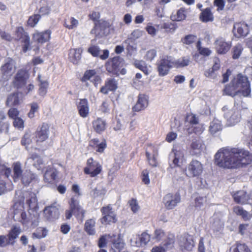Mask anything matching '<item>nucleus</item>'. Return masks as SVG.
Listing matches in <instances>:
<instances>
[{"mask_svg": "<svg viewBox=\"0 0 252 252\" xmlns=\"http://www.w3.org/2000/svg\"><path fill=\"white\" fill-rule=\"evenodd\" d=\"M124 60L120 56L111 58L105 63L106 70L110 74L118 76L120 74L125 75L126 69L124 67Z\"/></svg>", "mask_w": 252, "mask_h": 252, "instance_id": "20e7f679", "label": "nucleus"}, {"mask_svg": "<svg viewBox=\"0 0 252 252\" xmlns=\"http://www.w3.org/2000/svg\"><path fill=\"white\" fill-rule=\"evenodd\" d=\"M47 234V230L44 227H39L36 229V232L32 234L33 239H41L46 237Z\"/></svg>", "mask_w": 252, "mask_h": 252, "instance_id": "3c124183", "label": "nucleus"}, {"mask_svg": "<svg viewBox=\"0 0 252 252\" xmlns=\"http://www.w3.org/2000/svg\"><path fill=\"white\" fill-rule=\"evenodd\" d=\"M95 219H89L86 220L84 224V229L89 235H94L95 233Z\"/></svg>", "mask_w": 252, "mask_h": 252, "instance_id": "f704fd0d", "label": "nucleus"}, {"mask_svg": "<svg viewBox=\"0 0 252 252\" xmlns=\"http://www.w3.org/2000/svg\"><path fill=\"white\" fill-rule=\"evenodd\" d=\"M118 88V81L114 78H108L105 81L104 85L101 87L99 92L107 94L109 92H115Z\"/></svg>", "mask_w": 252, "mask_h": 252, "instance_id": "f3484780", "label": "nucleus"}, {"mask_svg": "<svg viewBox=\"0 0 252 252\" xmlns=\"http://www.w3.org/2000/svg\"><path fill=\"white\" fill-rule=\"evenodd\" d=\"M39 106L36 102H33L31 104V109L28 113V117L30 118H33L34 117V114L39 109Z\"/></svg>", "mask_w": 252, "mask_h": 252, "instance_id": "680f3d73", "label": "nucleus"}, {"mask_svg": "<svg viewBox=\"0 0 252 252\" xmlns=\"http://www.w3.org/2000/svg\"><path fill=\"white\" fill-rule=\"evenodd\" d=\"M174 241L172 238H167L162 244L158 247V252H165L166 250L171 249L173 247Z\"/></svg>", "mask_w": 252, "mask_h": 252, "instance_id": "37998d69", "label": "nucleus"}, {"mask_svg": "<svg viewBox=\"0 0 252 252\" xmlns=\"http://www.w3.org/2000/svg\"><path fill=\"white\" fill-rule=\"evenodd\" d=\"M13 174L12 175V178L13 181L15 182H16L20 178H21L22 176V172L23 170L22 169V167L21 164L19 162H16L13 163L12 165Z\"/></svg>", "mask_w": 252, "mask_h": 252, "instance_id": "4c0bfd02", "label": "nucleus"}, {"mask_svg": "<svg viewBox=\"0 0 252 252\" xmlns=\"http://www.w3.org/2000/svg\"><path fill=\"white\" fill-rule=\"evenodd\" d=\"M102 217L99 219L101 224L104 226L111 225L117 222V215L113 210L111 204L103 206L100 209Z\"/></svg>", "mask_w": 252, "mask_h": 252, "instance_id": "423d86ee", "label": "nucleus"}, {"mask_svg": "<svg viewBox=\"0 0 252 252\" xmlns=\"http://www.w3.org/2000/svg\"><path fill=\"white\" fill-rule=\"evenodd\" d=\"M88 52L93 57H96L99 55L100 50L98 46L93 45L88 48Z\"/></svg>", "mask_w": 252, "mask_h": 252, "instance_id": "0e129e2a", "label": "nucleus"}, {"mask_svg": "<svg viewBox=\"0 0 252 252\" xmlns=\"http://www.w3.org/2000/svg\"><path fill=\"white\" fill-rule=\"evenodd\" d=\"M231 82V84L235 86L238 90H240V93H241L244 96L250 95V84L246 77L239 74Z\"/></svg>", "mask_w": 252, "mask_h": 252, "instance_id": "0eeeda50", "label": "nucleus"}, {"mask_svg": "<svg viewBox=\"0 0 252 252\" xmlns=\"http://www.w3.org/2000/svg\"><path fill=\"white\" fill-rule=\"evenodd\" d=\"M179 245L182 251H190L194 246V242L191 235L186 234L179 239Z\"/></svg>", "mask_w": 252, "mask_h": 252, "instance_id": "2eb2a0df", "label": "nucleus"}, {"mask_svg": "<svg viewBox=\"0 0 252 252\" xmlns=\"http://www.w3.org/2000/svg\"><path fill=\"white\" fill-rule=\"evenodd\" d=\"M134 65L135 67L142 71L145 74H148V68L144 62L136 60L134 62Z\"/></svg>", "mask_w": 252, "mask_h": 252, "instance_id": "6e6d98bb", "label": "nucleus"}, {"mask_svg": "<svg viewBox=\"0 0 252 252\" xmlns=\"http://www.w3.org/2000/svg\"><path fill=\"white\" fill-rule=\"evenodd\" d=\"M128 204L133 213H136L140 209V206L136 199L132 198L128 201Z\"/></svg>", "mask_w": 252, "mask_h": 252, "instance_id": "5fc2aeb1", "label": "nucleus"}, {"mask_svg": "<svg viewBox=\"0 0 252 252\" xmlns=\"http://www.w3.org/2000/svg\"><path fill=\"white\" fill-rule=\"evenodd\" d=\"M97 138H93L89 141V146L95 149L99 153H103L107 147V143L105 139H103L100 143Z\"/></svg>", "mask_w": 252, "mask_h": 252, "instance_id": "a878e982", "label": "nucleus"}, {"mask_svg": "<svg viewBox=\"0 0 252 252\" xmlns=\"http://www.w3.org/2000/svg\"><path fill=\"white\" fill-rule=\"evenodd\" d=\"M221 130V125L220 121L218 120L213 121L209 126V131L212 134H215Z\"/></svg>", "mask_w": 252, "mask_h": 252, "instance_id": "de8ad7c7", "label": "nucleus"}, {"mask_svg": "<svg viewBox=\"0 0 252 252\" xmlns=\"http://www.w3.org/2000/svg\"><path fill=\"white\" fill-rule=\"evenodd\" d=\"M110 27V24L108 21L104 20L103 19H100L97 23H95L93 29L91 31V33H94L96 35L98 34L99 33H97L96 31L99 30L101 31H104Z\"/></svg>", "mask_w": 252, "mask_h": 252, "instance_id": "473e14b6", "label": "nucleus"}, {"mask_svg": "<svg viewBox=\"0 0 252 252\" xmlns=\"http://www.w3.org/2000/svg\"><path fill=\"white\" fill-rule=\"evenodd\" d=\"M88 17L90 20L94 22V25L95 23L100 20V13L98 11H93L89 14Z\"/></svg>", "mask_w": 252, "mask_h": 252, "instance_id": "13d9d810", "label": "nucleus"}, {"mask_svg": "<svg viewBox=\"0 0 252 252\" xmlns=\"http://www.w3.org/2000/svg\"><path fill=\"white\" fill-rule=\"evenodd\" d=\"M20 233L21 229L19 227L15 226L12 227L7 236L9 239V243H10L11 245H13L14 244L15 239L18 237Z\"/></svg>", "mask_w": 252, "mask_h": 252, "instance_id": "e433bc0d", "label": "nucleus"}, {"mask_svg": "<svg viewBox=\"0 0 252 252\" xmlns=\"http://www.w3.org/2000/svg\"><path fill=\"white\" fill-rule=\"evenodd\" d=\"M45 217L48 220H53L58 217L59 210L54 206H48L44 210Z\"/></svg>", "mask_w": 252, "mask_h": 252, "instance_id": "2f4dec72", "label": "nucleus"}, {"mask_svg": "<svg viewBox=\"0 0 252 252\" xmlns=\"http://www.w3.org/2000/svg\"><path fill=\"white\" fill-rule=\"evenodd\" d=\"M96 72L95 69L87 70L84 72L82 77L81 78L80 81L82 82L86 83V85L88 86L87 81L90 80L92 77L94 76V78L92 80V82L95 86H96L98 83L101 82V78L99 75H96Z\"/></svg>", "mask_w": 252, "mask_h": 252, "instance_id": "a211bd4d", "label": "nucleus"}, {"mask_svg": "<svg viewBox=\"0 0 252 252\" xmlns=\"http://www.w3.org/2000/svg\"><path fill=\"white\" fill-rule=\"evenodd\" d=\"M58 171L53 166H48L44 174V181L45 183L53 184L56 180Z\"/></svg>", "mask_w": 252, "mask_h": 252, "instance_id": "412c9836", "label": "nucleus"}, {"mask_svg": "<svg viewBox=\"0 0 252 252\" xmlns=\"http://www.w3.org/2000/svg\"><path fill=\"white\" fill-rule=\"evenodd\" d=\"M233 33L237 37L246 36L249 33L248 26L245 23H237L234 25Z\"/></svg>", "mask_w": 252, "mask_h": 252, "instance_id": "4be33fe9", "label": "nucleus"}, {"mask_svg": "<svg viewBox=\"0 0 252 252\" xmlns=\"http://www.w3.org/2000/svg\"><path fill=\"white\" fill-rule=\"evenodd\" d=\"M41 18V15L39 14H34L30 16L27 21L26 26L30 28L35 27Z\"/></svg>", "mask_w": 252, "mask_h": 252, "instance_id": "c03bdc74", "label": "nucleus"}, {"mask_svg": "<svg viewBox=\"0 0 252 252\" xmlns=\"http://www.w3.org/2000/svg\"><path fill=\"white\" fill-rule=\"evenodd\" d=\"M69 209L65 211L66 220H70L73 215L76 220L81 222L84 220L86 211L80 204L78 199L75 197H72L68 202Z\"/></svg>", "mask_w": 252, "mask_h": 252, "instance_id": "7ed1b4c3", "label": "nucleus"}, {"mask_svg": "<svg viewBox=\"0 0 252 252\" xmlns=\"http://www.w3.org/2000/svg\"><path fill=\"white\" fill-rule=\"evenodd\" d=\"M184 156V154L182 151L178 150L177 148L174 147L169 155V158L172 160L174 165L176 166L178 165L179 161L182 159Z\"/></svg>", "mask_w": 252, "mask_h": 252, "instance_id": "72a5a7b5", "label": "nucleus"}, {"mask_svg": "<svg viewBox=\"0 0 252 252\" xmlns=\"http://www.w3.org/2000/svg\"><path fill=\"white\" fill-rule=\"evenodd\" d=\"M203 145V141L199 138L193 139L190 145L189 152L190 154L196 155L200 153Z\"/></svg>", "mask_w": 252, "mask_h": 252, "instance_id": "c756f323", "label": "nucleus"}, {"mask_svg": "<svg viewBox=\"0 0 252 252\" xmlns=\"http://www.w3.org/2000/svg\"><path fill=\"white\" fill-rule=\"evenodd\" d=\"M20 93L18 92L10 94L7 96L5 102L7 106H16L20 104L21 99L19 97Z\"/></svg>", "mask_w": 252, "mask_h": 252, "instance_id": "7c9ffc66", "label": "nucleus"}, {"mask_svg": "<svg viewBox=\"0 0 252 252\" xmlns=\"http://www.w3.org/2000/svg\"><path fill=\"white\" fill-rule=\"evenodd\" d=\"M29 76V73L26 69L18 70L12 81L13 87L17 89L23 88L26 85Z\"/></svg>", "mask_w": 252, "mask_h": 252, "instance_id": "9b49d317", "label": "nucleus"}, {"mask_svg": "<svg viewBox=\"0 0 252 252\" xmlns=\"http://www.w3.org/2000/svg\"><path fill=\"white\" fill-rule=\"evenodd\" d=\"M216 164L220 167L239 168L252 161V154L242 148H222L215 156Z\"/></svg>", "mask_w": 252, "mask_h": 252, "instance_id": "f257e3e1", "label": "nucleus"}, {"mask_svg": "<svg viewBox=\"0 0 252 252\" xmlns=\"http://www.w3.org/2000/svg\"><path fill=\"white\" fill-rule=\"evenodd\" d=\"M204 75L209 78L216 79L219 74H217L211 68H209L204 72Z\"/></svg>", "mask_w": 252, "mask_h": 252, "instance_id": "774afa93", "label": "nucleus"}, {"mask_svg": "<svg viewBox=\"0 0 252 252\" xmlns=\"http://www.w3.org/2000/svg\"><path fill=\"white\" fill-rule=\"evenodd\" d=\"M14 40L20 41L22 44V51L24 53L31 49L30 37L22 26L17 27L14 33Z\"/></svg>", "mask_w": 252, "mask_h": 252, "instance_id": "39448f33", "label": "nucleus"}, {"mask_svg": "<svg viewBox=\"0 0 252 252\" xmlns=\"http://www.w3.org/2000/svg\"><path fill=\"white\" fill-rule=\"evenodd\" d=\"M215 48L217 52L220 54H224L227 52L230 48V45L226 42L224 39L220 37L215 42Z\"/></svg>", "mask_w": 252, "mask_h": 252, "instance_id": "393cba45", "label": "nucleus"}, {"mask_svg": "<svg viewBox=\"0 0 252 252\" xmlns=\"http://www.w3.org/2000/svg\"><path fill=\"white\" fill-rule=\"evenodd\" d=\"M13 60L8 58L7 61L0 67V71L3 78L8 80L12 75Z\"/></svg>", "mask_w": 252, "mask_h": 252, "instance_id": "5701e85b", "label": "nucleus"}, {"mask_svg": "<svg viewBox=\"0 0 252 252\" xmlns=\"http://www.w3.org/2000/svg\"><path fill=\"white\" fill-rule=\"evenodd\" d=\"M190 63L189 57H183L178 60H175L171 57H166L160 61L158 65V73L160 75H166L170 69L172 67L177 68L184 67L188 66Z\"/></svg>", "mask_w": 252, "mask_h": 252, "instance_id": "f03ea898", "label": "nucleus"}, {"mask_svg": "<svg viewBox=\"0 0 252 252\" xmlns=\"http://www.w3.org/2000/svg\"><path fill=\"white\" fill-rule=\"evenodd\" d=\"M24 197L26 198V204L28 205L29 209L36 211L38 207L36 195L32 192L27 191Z\"/></svg>", "mask_w": 252, "mask_h": 252, "instance_id": "aec40b11", "label": "nucleus"}, {"mask_svg": "<svg viewBox=\"0 0 252 252\" xmlns=\"http://www.w3.org/2000/svg\"><path fill=\"white\" fill-rule=\"evenodd\" d=\"M203 171L202 164L196 159L192 160L188 165L186 169V174L189 178L200 176Z\"/></svg>", "mask_w": 252, "mask_h": 252, "instance_id": "1a4fd4ad", "label": "nucleus"}, {"mask_svg": "<svg viewBox=\"0 0 252 252\" xmlns=\"http://www.w3.org/2000/svg\"><path fill=\"white\" fill-rule=\"evenodd\" d=\"M0 37L2 39L8 42L12 41L13 39V37L11 36L10 33L2 31L0 28Z\"/></svg>", "mask_w": 252, "mask_h": 252, "instance_id": "e2e57ef3", "label": "nucleus"}, {"mask_svg": "<svg viewBox=\"0 0 252 252\" xmlns=\"http://www.w3.org/2000/svg\"><path fill=\"white\" fill-rule=\"evenodd\" d=\"M211 68L217 74H219V70L220 68V61L218 58H215L213 59V65Z\"/></svg>", "mask_w": 252, "mask_h": 252, "instance_id": "338daca9", "label": "nucleus"}, {"mask_svg": "<svg viewBox=\"0 0 252 252\" xmlns=\"http://www.w3.org/2000/svg\"><path fill=\"white\" fill-rule=\"evenodd\" d=\"M11 173L10 168L6 167L4 164H0V174L5 176L8 179Z\"/></svg>", "mask_w": 252, "mask_h": 252, "instance_id": "bf43d9fd", "label": "nucleus"}, {"mask_svg": "<svg viewBox=\"0 0 252 252\" xmlns=\"http://www.w3.org/2000/svg\"><path fill=\"white\" fill-rule=\"evenodd\" d=\"M81 48H71L69 50L68 60L74 64H77L81 58Z\"/></svg>", "mask_w": 252, "mask_h": 252, "instance_id": "bb28decb", "label": "nucleus"}, {"mask_svg": "<svg viewBox=\"0 0 252 252\" xmlns=\"http://www.w3.org/2000/svg\"><path fill=\"white\" fill-rule=\"evenodd\" d=\"M149 104V97L143 94H139L135 104L132 107L133 112H138L145 110Z\"/></svg>", "mask_w": 252, "mask_h": 252, "instance_id": "dca6fc26", "label": "nucleus"}, {"mask_svg": "<svg viewBox=\"0 0 252 252\" xmlns=\"http://www.w3.org/2000/svg\"><path fill=\"white\" fill-rule=\"evenodd\" d=\"M243 50V46L240 44H237L233 47L232 50V57L234 59H238Z\"/></svg>", "mask_w": 252, "mask_h": 252, "instance_id": "603ef678", "label": "nucleus"}, {"mask_svg": "<svg viewBox=\"0 0 252 252\" xmlns=\"http://www.w3.org/2000/svg\"><path fill=\"white\" fill-rule=\"evenodd\" d=\"M224 112V117L226 119L228 125L230 126L234 125L240 122L241 114L239 110L236 108H229L225 106L222 108Z\"/></svg>", "mask_w": 252, "mask_h": 252, "instance_id": "9d476101", "label": "nucleus"}, {"mask_svg": "<svg viewBox=\"0 0 252 252\" xmlns=\"http://www.w3.org/2000/svg\"><path fill=\"white\" fill-rule=\"evenodd\" d=\"M187 16V10L185 8H181L176 14L171 16L173 21H181L184 20Z\"/></svg>", "mask_w": 252, "mask_h": 252, "instance_id": "49530a36", "label": "nucleus"}, {"mask_svg": "<svg viewBox=\"0 0 252 252\" xmlns=\"http://www.w3.org/2000/svg\"><path fill=\"white\" fill-rule=\"evenodd\" d=\"M233 252H252L244 243H237L234 246Z\"/></svg>", "mask_w": 252, "mask_h": 252, "instance_id": "09e8293b", "label": "nucleus"}, {"mask_svg": "<svg viewBox=\"0 0 252 252\" xmlns=\"http://www.w3.org/2000/svg\"><path fill=\"white\" fill-rule=\"evenodd\" d=\"M21 181L24 186H27L31 183L38 182V179L35 174L27 171L23 174L21 177Z\"/></svg>", "mask_w": 252, "mask_h": 252, "instance_id": "c85d7f7f", "label": "nucleus"}, {"mask_svg": "<svg viewBox=\"0 0 252 252\" xmlns=\"http://www.w3.org/2000/svg\"><path fill=\"white\" fill-rule=\"evenodd\" d=\"M181 201V196L179 192L175 193H168L163 199V203L165 207L168 209L175 208Z\"/></svg>", "mask_w": 252, "mask_h": 252, "instance_id": "4468645a", "label": "nucleus"}, {"mask_svg": "<svg viewBox=\"0 0 252 252\" xmlns=\"http://www.w3.org/2000/svg\"><path fill=\"white\" fill-rule=\"evenodd\" d=\"M233 211L237 215L241 216L245 220H249L252 218V215L240 206L234 207Z\"/></svg>", "mask_w": 252, "mask_h": 252, "instance_id": "ea45409f", "label": "nucleus"}, {"mask_svg": "<svg viewBox=\"0 0 252 252\" xmlns=\"http://www.w3.org/2000/svg\"><path fill=\"white\" fill-rule=\"evenodd\" d=\"M51 31L46 30L44 31L39 32L35 30L32 34V40L33 42L38 45H42L51 39Z\"/></svg>", "mask_w": 252, "mask_h": 252, "instance_id": "ddd939ff", "label": "nucleus"}, {"mask_svg": "<svg viewBox=\"0 0 252 252\" xmlns=\"http://www.w3.org/2000/svg\"><path fill=\"white\" fill-rule=\"evenodd\" d=\"M92 127L96 133L100 134L106 129L107 123L105 120L97 117L93 121Z\"/></svg>", "mask_w": 252, "mask_h": 252, "instance_id": "b1692460", "label": "nucleus"}, {"mask_svg": "<svg viewBox=\"0 0 252 252\" xmlns=\"http://www.w3.org/2000/svg\"><path fill=\"white\" fill-rule=\"evenodd\" d=\"M142 181L146 185L150 183V179L149 178V171L147 169L143 170L141 176Z\"/></svg>", "mask_w": 252, "mask_h": 252, "instance_id": "69168bd1", "label": "nucleus"}, {"mask_svg": "<svg viewBox=\"0 0 252 252\" xmlns=\"http://www.w3.org/2000/svg\"><path fill=\"white\" fill-rule=\"evenodd\" d=\"M37 80L39 82V88L38 91V94L41 96H44L47 93V90L49 87V83L47 81L42 80L41 79L40 75H38Z\"/></svg>", "mask_w": 252, "mask_h": 252, "instance_id": "c9c22d12", "label": "nucleus"}, {"mask_svg": "<svg viewBox=\"0 0 252 252\" xmlns=\"http://www.w3.org/2000/svg\"><path fill=\"white\" fill-rule=\"evenodd\" d=\"M78 114L82 118H86L89 114V105L86 98H81L76 104Z\"/></svg>", "mask_w": 252, "mask_h": 252, "instance_id": "6ab92c4d", "label": "nucleus"}, {"mask_svg": "<svg viewBox=\"0 0 252 252\" xmlns=\"http://www.w3.org/2000/svg\"><path fill=\"white\" fill-rule=\"evenodd\" d=\"M32 140L31 138V133L30 131H27L21 138V144L26 148L31 144Z\"/></svg>", "mask_w": 252, "mask_h": 252, "instance_id": "864d4df0", "label": "nucleus"}, {"mask_svg": "<svg viewBox=\"0 0 252 252\" xmlns=\"http://www.w3.org/2000/svg\"><path fill=\"white\" fill-rule=\"evenodd\" d=\"M151 236L147 232H143L138 236V242H136L137 247H143L145 246L150 240Z\"/></svg>", "mask_w": 252, "mask_h": 252, "instance_id": "a19ab883", "label": "nucleus"}, {"mask_svg": "<svg viewBox=\"0 0 252 252\" xmlns=\"http://www.w3.org/2000/svg\"><path fill=\"white\" fill-rule=\"evenodd\" d=\"M200 41H198L197 44V48L201 55L204 56H209L211 53V51L207 48H204L201 46Z\"/></svg>", "mask_w": 252, "mask_h": 252, "instance_id": "052dcab7", "label": "nucleus"}, {"mask_svg": "<svg viewBox=\"0 0 252 252\" xmlns=\"http://www.w3.org/2000/svg\"><path fill=\"white\" fill-rule=\"evenodd\" d=\"M13 189V185L11 182L6 183V182L0 177V195L10 191Z\"/></svg>", "mask_w": 252, "mask_h": 252, "instance_id": "a18cd8bd", "label": "nucleus"}, {"mask_svg": "<svg viewBox=\"0 0 252 252\" xmlns=\"http://www.w3.org/2000/svg\"><path fill=\"white\" fill-rule=\"evenodd\" d=\"M50 126L48 124L43 123L37 128L34 137L36 143H42L47 140L49 136Z\"/></svg>", "mask_w": 252, "mask_h": 252, "instance_id": "f8f14e48", "label": "nucleus"}, {"mask_svg": "<svg viewBox=\"0 0 252 252\" xmlns=\"http://www.w3.org/2000/svg\"><path fill=\"white\" fill-rule=\"evenodd\" d=\"M83 171L85 174L94 178L101 174L102 166L99 161L91 157L87 160L86 165L84 168Z\"/></svg>", "mask_w": 252, "mask_h": 252, "instance_id": "6e6552de", "label": "nucleus"}, {"mask_svg": "<svg viewBox=\"0 0 252 252\" xmlns=\"http://www.w3.org/2000/svg\"><path fill=\"white\" fill-rule=\"evenodd\" d=\"M146 155L148 160L149 164L153 167H156L157 165L158 161L155 154H153L152 157H150L149 152L147 150L146 152Z\"/></svg>", "mask_w": 252, "mask_h": 252, "instance_id": "4d7b16f0", "label": "nucleus"}, {"mask_svg": "<svg viewBox=\"0 0 252 252\" xmlns=\"http://www.w3.org/2000/svg\"><path fill=\"white\" fill-rule=\"evenodd\" d=\"M177 28L174 22H167L161 24L160 30H164L166 32H173Z\"/></svg>", "mask_w": 252, "mask_h": 252, "instance_id": "8fccbe9b", "label": "nucleus"}, {"mask_svg": "<svg viewBox=\"0 0 252 252\" xmlns=\"http://www.w3.org/2000/svg\"><path fill=\"white\" fill-rule=\"evenodd\" d=\"M199 18L203 22L207 23L213 21L214 16L211 9L209 8H207L202 11Z\"/></svg>", "mask_w": 252, "mask_h": 252, "instance_id": "58836bf2", "label": "nucleus"}, {"mask_svg": "<svg viewBox=\"0 0 252 252\" xmlns=\"http://www.w3.org/2000/svg\"><path fill=\"white\" fill-rule=\"evenodd\" d=\"M224 93L228 95L234 97L239 94H240V90L235 87V86L231 84V82L230 84L226 86L224 89Z\"/></svg>", "mask_w": 252, "mask_h": 252, "instance_id": "79ce46f5", "label": "nucleus"}, {"mask_svg": "<svg viewBox=\"0 0 252 252\" xmlns=\"http://www.w3.org/2000/svg\"><path fill=\"white\" fill-rule=\"evenodd\" d=\"M234 201L239 204H247L250 200L251 196L244 190H239L233 195Z\"/></svg>", "mask_w": 252, "mask_h": 252, "instance_id": "cd10ccee", "label": "nucleus"}]
</instances>
